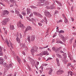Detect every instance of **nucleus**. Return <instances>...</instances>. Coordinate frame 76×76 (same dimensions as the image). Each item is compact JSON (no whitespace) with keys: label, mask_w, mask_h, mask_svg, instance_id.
<instances>
[{"label":"nucleus","mask_w":76,"mask_h":76,"mask_svg":"<svg viewBox=\"0 0 76 76\" xmlns=\"http://www.w3.org/2000/svg\"><path fill=\"white\" fill-rule=\"evenodd\" d=\"M38 24L39 25V26H42V24L41 23H38Z\"/></svg>","instance_id":"bf43d9fd"},{"label":"nucleus","mask_w":76,"mask_h":76,"mask_svg":"<svg viewBox=\"0 0 76 76\" xmlns=\"http://www.w3.org/2000/svg\"><path fill=\"white\" fill-rule=\"evenodd\" d=\"M46 8L47 9H50V7H49L48 6H47L46 7Z\"/></svg>","instance_id":"0e129e2a"},{"label":"nucleus","mask_w":76,"mask_h":76,"mask_svg":"<svg viewBox=\"0 0 76 76\" xmlns=\"http://www.w3.org/2000/svg\"><path fill=\"white\" fill-rule=\"evenodd\" d=\"M64 71L63 70H59L57 72H56V74L58 75H60L61 74H62L64 73Z\"/></svg>","instance_id":"9b49d317"},{"label":"nucleus","mask_w":76,"mask_h":76,"mask_svg":"<svg viewBox=\"0 0 76 76\" xmlns=\"http://www.w3.org/2000/svg\"><path fill=\"white\" fill-rule=\"evenodd\" d=\"M71 63H69L68 64L67 66H70L71 65Z\"/></svg>","instance_id":"6e6d98bb"},{"label":"nucleus","mask_w":76,"mask_h":76,"mask_svg":"<svg viewBox=\"0 0 76 76\" xmlns=\"http://www.w3.org/2000/svg\"><path fill=\"white\" fill-rule=\"evenodd\" d=\"M33 13H34V14L37 16L39 17L40 18L42 17V16L39 13L35 12H33Z\"/></svg>","instance_id":"1a4fd4ad"},{"label":"nucleus","mask_w":76,"mask_h":76,"mask_svg":"<svg viewBox=\"0 0 76 76\" xmlns=\"http://www.w3.org/2000/svg\"><path fill=\"white\" fill-rule=\"evenodd\" d=\"M72 34L75 35H76V33H72Z\"/></svg>","instance_id":"69168bd1"},{"label":"nucleus","mask_w":76,"mask_h":76,"mask_svg":"<svg viewBox=\"0 0 76 76\" xmlns=\"http://www.w3.org/2000/svg\"><path fill=\"white\" fill-rule=\"evenodd\" d=\"M19 16L20 18L22 19H23V16H22V15H21V14H19Z\"/></svg>","instance_id":"49530a36"},{"label":"nucleus","mask_w":76,"mask_h":76,"mask_svg":"<svg viewBox=\"0 0 76 76\" xmlns=\"http://www.w3.org/2000/svg\"><path fill=\"white\" fill-rule=\"evenodd\" d=\"M33 16V13H31V15H30L29 17H31Z\"/></svg>","instance_id":"de8ad7c7"},{"label":"nucleus","mask_w":76,"mask_h":76,"mask_svg":"<svg viewBox=\"0 0 76 76\" xmlns=\"http://www.w3.org/2000/svg\"><path fill=\"white\" fill-rule=\"evenodd\" d=\"M3 53L2 51L1 48L0 47V56H2Z\"/></svg>","instance_id":"4be33fe9"},{"label":"nucleus","mask_w":76,"mask_h":76,"mask_svg":"<svg viewBox=\"0 0 76 76\" xmlns=\"http://www.w3.org/2000/svg\"><path fill=\"white\" fill-rule=\"evenodd\" d=\"M2 2H4V1H6L7 0H1Z\"/></svg>","instance_id":"338daca9"},{"label":"nucleus","mask_w":76,"mask_h":76,"mask_svg":"<svg viewBox=\"0 0 76 76\" xmlns=\"http://www.w3.org/2000/svg\"><path fill=\"white\" fill-rule=\"evenodd\" d=\"M19 35L20 38H21L22 37V35L20 33L19 34Z\"/></svg>","instance_id":"864d4df0"},{"label":"nucleus","mask_w":76,"mask_h":76,"mask_svg":"<svg viewBox=\"0 0 76 76\" xmlns=\"http://www.w3.org/2000/svg\"><path fill=\"white\" fill-rule=\"evenodd\" d=\"M32 27L30 26H28L26 28L24 32L25 33L27 32V31H31L32 30Z\"/></svg>","instance_id":"9d476101"},{"label":"nucleus","mask_w":76,"mask_h":76,"mask_svg":"<svg viewBox=\"0 0 76 76\" xmlns=\"http://www.w3.org/2000/svg\"><path fill=\"white\" fill-rule=\"evenodd\" d=\"M40 22L41 23H43L44 22V21L43 20H42L40 21Z\"/></svg>","instance_id":"052dcab7"},{"label":"nucleus","mask_w":76,"mask_h":76,"mask_svg":"<svg viewBox=\"0 0 76 76\" xmlns=\"http://www.w3.org/2000/svg\"><path fill=\"white\" fill-rule=\"evenodd\" d=\"M10 45H11V47L13 49V47L12 46L13 44H12L11 43H10Z\"/></svg>","instance_id":"09e8293b"},{"label":"nucleus","mask_w":76,"mask_h":76,"mask_svg":"<svg viewBox=\"0 0 76 76\" xmlns=\"http://www.w3.org/2000/svg\"><path fill=\"white\" fill-rule=\"evenodd\" d=\"M4 61L3 59L0 58V64L2 65L4 63Z\"/></svg>","instance_id":"5701e85b"},{"label":"nucleus","mask_w":76,"mask_h":76,"mask_svg":"<svg viewBox=\"0 0 76 76\" xmlns=\"http://www.w3.org/2000/svg\"><path fill=\"white\" fill-rule=\"evenodd\" d=\"M30 38V37L29 36H28L27 37V39H28V41L29 42H30L31 41Z\"/></svg>","instance_id":"cd10ccee"},{"label":"nucleus","mask_w":76,"mask_h":76,"mask_svg":"<svg viewBox=\"0 0 76 76\" xmlns=\"http://www.w3.org/2000/svg\"><path fill=\"white\" fill-rule=\"evenodd\" d=\"M75 44H76V40H75V42L74 43V45H76Z\"/></svg>","instance_id":"774afa93"},{"label":"nucleus","mask_w":76,"mask_h":76,"mask_svg":"<svg viewBox=\"0 0 76 76\" xmlns=\"http://www.w3.org/2000/svg\"><path fill=\"white\" fill-rule=\"evenodd\" d=\"M27 14L29 15L31 12V10L30 9L28 8L26 10Z\"/></svg>","instance_id":"ddd939ff"},{"label":"nucleus","mask_w":76,"mask_h":76,"mask_svg":"<svg viewBox=\"0 0 76 76\" xmlns=\"http://www.w3.org/2000/svg\"><path fill=\"white\" fill-rule=\"evenodd\" d=\"M15 13L17 14H19V12L17 10H15Z\"/></svg>","instance_id":"37998d69"},{"label":"nucleus","mask_w":76,"mask_h":76,"mask_svg":"<svg viewBox=\"0 0 76 76\" xmlns=\"http://www.w3.org/2000/svg\"><path fill=\"white\" fill-rule=\"evenodd\" d=\"M4 58L6 60L7 59V57L6 55L5 56H4Z\"/></svg>","instance_id":"680f3d73"},{"label":"nucleus","mask_w":76,"mask_h":76,"mask_svg":"<svg viewBox=\"0 0 76 76\" xmlns=\"http://www.w3.org/2000/svg\"><path fill=\"white\" fill-rule=\"evenodd\" d=\"M44 19L45 22H46V23L47 24V20L46 18L45 17H44Z\"/></svg>","instance_id":"4c0bfd02"},{"label":"nucleus","mask_w":76,"mask_h":76,"mask_svg":"<svg viewBox=\"0 0 76 76\" xmlns=\"http://www.w3.org/2000/svg\"><path fill=\"white\" fill-rule=\"evenodd\" d=\"M7 30H5L4 31V33L6 34H7Z\"/></svg>","instance_id":"4d7b16f0"},{"label":"nucleus","mask_w":76,"mask_h":76,"mask_svg":"<svg viewBox=\"0 0 76 76\" xmlns=\"http://www.w3.org/2000/svg\"><path fill=\"white\" fill-rule=\"evenodd\" d=\"M58 33H64V31L63 30H60V31H58Z\"/></svg>","instance_id":"7c9ffc66"},{"label":"nucleus","mask_w":76,"mask_h":76,"mask_svg":"<svg viewBox=\"0 0 76 76\" xmlns=\"http://www.w3.org/2000/svg\"><path fill=\"white\" fill-rule=\"evenodd\" d=\"M74 8V7L73 6H72L71 7V10L72 11H73V9Z\"/></svg>","instance_id":"603ef678"},{"label":"nucleus","mask_w":76,"mask_h":76,"mask_svg":"<svg viewBox=\"0 0 76 76\" xmlns=\"http://www.w3.org/2000/svg\"><path fill=\"white\" fill-rule=\"evenodd\" d=\"M45 15L48 18H50L51 15L50 12L48 10H45L44 12Z\"/></svg>","instance_id":"20e7f679"},{"label":"nucleus","mask_w":76,"mask_h":76,"mask_svg":"<svg viewBox=\"0 0 76 76\" xmlns=\"http://www.w3.org/2000/svg\"><path fill=\"white\" fill-rule=\"evenodd\" d=\"M17 26L20 28H24L25 27L23 26V24H22L20 22H18L17 23Z\"/></svg>","instance_id":"423d86ee"},{"label":"nucleus","mask_w":76,"mask_h":76,"mask_svg":"<svg viewBox=\"0 0 76 76\" xmlns=\"http://www.w3.org/2000/svg\"><path fill=\"white\" fill-rule=\"evenodd\" d=\"M10 2L11 4L10 5V7H13L14 6L16 5V2L15 1V0H10Z\"/></svg>","instance_id":"0eeeda50"},{"label":"nucleus","mask_w":76,"mask_h":76,"mask_svg":"<svg viewBox=\"0 0 76 76\" xmlns=\"http://www.w3.org/2000/svg\"><path fill=\"white\" fill-rule=\"evenodd\" d=\"M12 53H13V54H14V56H16V55L14 52H12Z\"/></svg>","instance_id":"13d9d810"},{"label":"nucleus","mask_w":76,"mask_h":76,"mask_svg":"<svg viewBox=\"0 0 76 76\" xmlns=\"http://www.w3.org/2000/svg\"><path fill=\"white\" fill-rule=\"evenodd\" d=\"M64 22L66 24H67L68 23V21L67 19L66 18L64 17Z\"/></svg>","instance_id":"a211bd4d"},{"label":"nucleus","mask_w":76,"mask_h":76,"mask_svg":"<svg viewBox=\"0 0 76 76\" xmlns=\"http://www.w3.org/2000/svg\"><path fill=\"white\" fill-rule=\"evenodd\" d=\"M20 46L22 48H23L25 46V44L23 43H21L20 45Z\"/></svg>","instance_id":"b1692460"},{"label":"nucleus","mask_w":76,"mask_h":76,"mask_svg":"<svg viewBox=\"0 0 76 76\" xmlns=\"http://www.w3.org/2000/svg\"><path fill=\"white\" fill-rule=\"evenodd\" d=\"M60 36L61 39L63 40L64 37V36L62 35H60Z\"/></svg>","instance_id":"72a5a7b5"},{"label":"nucleus","mask_w":76,"mask_h":76,"mask_svg":"<svg viewBox=\"0 0 76 76\" xmlns=\"http://www.w3.org/2000/svg\"><path fill=\"white\" fill-rule=\"evenodd\" d=\"M39 1V2H38V6H44V4L45 5H47L48 4V3L47 2H45V3L44 4V1L43 0H38Z\"/></svg>","instance_id":"f257e3e1"},{"label":"nucleus","mask_w":76,"mask_h":76,"mask_svg":"<svg viewBox=\"0 0 76 76\" xmlns=\"http://www.w3.org/2000/svg\"><path fill=\"white\" fill-rule=\"evenodd\" d=\"M62 16L64 18H66V16H65V15H64V14H62Z\"/></svg>","instance_id":"3c124183"},{"label":"nucleus","mask_w":76,"mask_h":76,"mask_svg":"<svg viewBox=\"0 0 76 76\" xmlns=\"http://www.w3.org/2000/svg\"><path fill=\"white\" fill-rule=\"evenodd\" d=\"M31 64L32 65H35V61H34L33 60L31 62Z\"/></svg>","instance_id":"e433bc0d"},{"label":"nucleus","mask_w":76,"mask_h":76,"mask_svg":"<svg viewBox=\"0 0 76 76\" xmlns=\"http://www.w3.org/2000/svg\"><path fill=\"white\" fill-rule=\"evenodd\" d=\"M68 39V37H64L63 40L64 41V42H65V41L66 40Z\"/></svg>","instance_id":"bb28decb"},{"label":"nucleus","mask_w":76,"mask_h":76,"mask_svg":"<svg viewBox=\"0 0 76 76\" xmlns=\"http://www.w3.org/2000/svg\"><path fill=\"white\" fill-rule=\"evenodd\" d=\"M13 67L12 64H8L5 67V69L6 70H8L10 68Z\"/></svg>","instance_id":"6e6552de"},{"label":"nucleus","mask_w":76,"mask_h":76,"mask_svg":"<svg viewBox=\"0 0 76 76\" xmlns=\"http://www.w3.org/2000/svg\"><path fill=\"white\" fill-rule=\"evenodd\" d=\"M0 4H2L3 6H5V5L4 4L0 2Z\"/></svg>","instance_id":"8fccbe9b"},{"label":"nucleus","mask_w":76,"mask_h":76,"mask_svg":"<svg viewBox=\"0 0 76 76\" xmlns=\"http://www.w3.org/2000/svg\"><path fill=\"white\" fill-rule=\"evenodd\" d=\"M17 58V60L19 62V64L21 62V59L20 58H19V57L18 56H17L16 57Z\"/></svg>","instance_id":"dca6fc26"},{"label":"nucleus","mask_w":76,"mask_h":76,"mask_svg":"<svg viewBox=\"0 0 76 76\" xmlns=\"http://www.w3.org/2000/svg\"><path fill=\"white\" fill-rule=\"evenodd\" d=\"M53 59V58H48V59H47L46 60V61H48V60H52Z\"/></svg>","instance_id":"a18cd8bd"},{"label":"nucleus","mask_w":76,"mask_h":76,"mask_svg":"<svg viewBox=\"0 0 76 76\" xmlns=\"http://www.w3.org/2000/svg\"><path fill=\"white\" fill-rule=\"evenodd\" d=\"M9 21L10 19L9 18H7L4 19V20L1 22V23L2 25H6L7 24V23Z\"/></svg>","instance_id":"f03ea898"},{"label":"nucleus","mask_w":76,"mask_h":76,"mask_svg":"<svg viewBox=\"0 0 76 76\" xmlns=\"http://www.w3.org/2000/svg\"><path fill=\"white\" fill-rule=\"evenodd\" d=\"M31 41H34L35 40V37L34 36H32L31 37Z\"/></svg>","instance_id":"f8f14e48"},{"label":"nucleus","mask_w":76,"mask_h":76,"mask_svg":"<svg viewBox=\"0 0 76 76\" xmlns=\"http://www.w3.org/2000/svg\"><path fill=\"white\" fill-rule=\"evenodd\" d=\"M55 7L53 6V5H52L50 7H49V9H54Z\"/></svg>","instance_id":"a878e982"},{"label":"nucleus","mask_w":76,"mask_h":76,"mask_svg":"<svg viewBox=\"0 0 76 76\" xmlns=\"http://www.w3.org/2000/svg\"><path fill=\"white\" fill-rule=\"evenodd\" d=\"M53 50V51H55L56 53H57L58 51V48H55V47H53L52 48Z\"/></svg>","instance_id":"2eb2a0df"},{"label":"nucleus","mask_w":76,"mask_h":76,"mask_svg":"<svg viewBox=\"0 0 76 76\" xmlns=\"http://www.w3.org/2000/svg\"><path fill=\"white\" fill-rule=\"evenodd\" d=\"M58 13H59V12L58 11H56L55 12V14L56 15L58 14Z\"/></svg>","instance_id":"a19ab883"},{"label":"nucleus","mask_w":76,"mask_h":76,"mask_svg":"<svg viewBox=\"0 0 76 76\" xmlns=\"http://www.w3.org/2000/svg\"><path fill=\"white\" fill-rule=\"evenodd\" d=\"M21 14L23 15L24 16H25L26 15V12L25 11H24V12H23L22 13H21Z\"/></svg>","instance_id":"c85d7f7f"},{"label":"nucleus","mask_w":76,"mask_h":76,"mask_svg":"<svg viewBox=\"0 0 76 76\" xmlns=\"http://www.w3.org/2000/svg\"><path fill=\"white\" fill-rule=\"evenodd\" d=\"M56 2L57 3L59 6H61V3H60L57 1H56Z\"/></svg>","instance_id":"2f4dec72"},{"label":"nucleus","mask_w":76,"mask_h":76,"mask_svg":"<svg viewBox=\"0 0 76 76\" xmlns=\"http://www.w3.org/2000/svg\"><path fill=\"white\" fill-rule=\"evenodd\" d=\"M31 20H32V23L33 25H36V24H35V23L36 22V21H35V19H34V18H32Z\"/></svg>","instance_id":"4468645a"},{"label":"nucleus","mask_w":76,"mask_h":76,"mask_svg":"<svg viewBox=\"0 0 76 76\" xmlns=\"http://www.w3.org/2000/svg\"><path fill=\"white\" fill-rule=\"evenodd\" d=\"M5 11H6V14L8 15L9 13V12L7 10H6Z\"/></svg>","instance_id":"ea45409f"},{"label":"nucleus","mask_w":76,"mask_h":76,"mask_svg":"<svg viewBox=\"0 0 76 76\" xmlns=\"http://www.w3.org/2000/svg\"><path fill=\"white\" fill-rule=\"evenodd\" d=\"M71 19H72V22H73V21H74V18H73L71 17Z\"/></svg>","instance_id":"5fc2aeb1"},{"label":"nucleus","mask_w":76,"mask_h":76,"mask_svg":"<svg viewBox=\"0 0 76 76\" xmlns=\"http://www.w3.org/2000/svg\"><path fill=\"white\" fill-rule=\"evenodd\" d=\"M56 62L57 63V64L58 66H60V63L59 62V60L58 58H56Z\"/></svg>","instance_id":"6ab92c4d"},{"label":"nucleus","mask_w":76,"mask_h":76,"mask_svg":"<svg viewBox=\"0 0 76 76\" xmlns=\"http://www.w3.org/2000/svg\"><path fill=\"white\" fill-rule=\"evenodd\" d=\"M6 11H4L3 12V15H6Z\"/></svg>","instance_id":"58836bf2"},{"label":"nucleus","mask_w":76,"mask_h":76,"mask_svg":"<svg viewBox=\"0 0 76 76\" xmlns=\"http://www.w3.org/2000/svg\"><path fill=\"white\" fill-rule=\"evenodd\" d=\"M26 18L27 19H28L29 21H32L31 19L30 18H29V17H27Z\"/></svg>","instance_id":"473e14b6"},{"label":"nucleus","mask_w":76,"mask_h":76,"mask_svg":"<svg viewBox=\"0 0 76 76\" xmlns=\"http://www.w3.org/2000/svg\"><path fill=\"white\" fill-rule=\"evenodd\" d=\"M74 38L73 37H72V38H71V39H70L69 42H70V43H71L73 40L74 39Z\"/></svg>","instance_id":"c9c22d12"},{"label":"nucleus","mask_w":76,"mask_h":76,"mask_svg":"<svg viewBox=\"0 0 76 76\" xmlns=\"http://www.w3.org/2000/svg\"><path fill=\"white\" fill-rule=\"evenodd\" d=\"M5 41L7 42V45L9 47H10V45H9V42H8L7 39Z\"/></svg>","instance_id":"c756f323"},{"label":"nucleus","mask_w":76,"mask_h":76,"mask_svg":"<svg viewBox=\"0 0 76 76\" xmlns=\"http://www.w3.org/2000/svg\"><path fill=\"white\" fill-rule=\"evenodd\" d=\"M31 7L32 9H36L37 8V7H34L33 6H31Z\"/></svg>","instance_id":"79ce46f5"},{"label":"nucleus","mask_w":76,"mask_h":76,"mask_svg":"<svg viewBox=\"0 0 76 76\" xmlns=\"http://www.w3.org/2000/svg\"><path fill=\"white\" fill-rule=\"evenodd\" d=\"M43 55H48V51H43L41 52L40 54H39V56L40 57L42 56Z\"/></svg>","instance_id":"39448f33"},{"label":"nucleus","mask_w":76,"mask_h":76,"mask_svg":"<svg viewBox=\"0 0 76 76\" xmlns=\"http://www.w3.org/2000/svg\"><path fill=\"white\" fill-rule=\"evenodd\" d=\"M14 29H15V27L14 25H10V30H13Z\"/></svg>","instance_id":"f3484780"},{"label":"nucleus","mask_w":76,"mask_h":76,"mask_svg":"<svg viewBox=\"0 0 76 76\" xmlns=\"http://www.w3.org/2000/svg\"><path fill=\"white\" fill-rule=\"evenodd\" d=\"M39 48L40 49H42L43 48H45V47H43V48L40 47V48Z\"/></svg>","instance_id":"e2e57ef3"},{"label":"nucleus","mask_w":76,"mask_h":76,"mask_svg":"<svg viewBox=\"0 0 76 76\" xmlns=\"http://www.w3.org/2000/svg\"><path fill=\"white\" fill-rule=\"evenodd\" d=\"M56 56H57L58 58H63L62 56L59 54H56Z\"/></svg>","instance_id":"412c9836"},{"label":"nucleus","mask_w":76,"mask_h":76,"mask_svg":"<svg viewBox=\"0 0 76 76\" xmlns=\"http://www.w3.org/2000/svg\"><path fill=\"white\" fill-rule=\"evenodd\" d=\"M37 49H38V47L36 46H34L33 48L31 50V53L32 55H33V53H35V51L37 52Z\"/></svg>","instance_id":"7ed1b4c3"},{"label":"nucleus","mask_w":76,"mask_h":76,"mask_svg":"<svg viewBox=\"0 0 76 76\" xmlns=\"http://www.w3.org/2000/svg\"><path fill=\"white\" fill-rule=\"evenodd\" d=\"M2 65H3L4 66H5L7 65V63L5 62H3Z\"/></svg>","instance_id":"f704fd0d"},{"label":"nucleus","mask_w":76,"mask_h":76,"mask_svg":"<svg viewBox=\"0 0 76 76\" xmlns=\"http://www.w3.org/2000/svg\"><path fill=\"white\" fill-rule=\"evenodd\" d=\"M49 70H50V71L48 72V74L49 75H51L52 72L53 71V69L52 68H50L49 69Z\"/></svg>","instance_id":"aec40b11"},{"label":"nucleus","mask_w":76,"mask_h":76,"mask_svg":"<svg viewBox=\"0 0 76 76\" xmlns=\"http://www.w3.org/2000/svg\"><path fill=\"white\" fill-rule=\"evenodd\" d=\"M22 54H23L24 56H25L26 55V53H25V52H24V51H23L22 52H21Z\"/></svg>","instance_id":"c03bdc74"},{"label":"nucleus","mask_w":76,"mask_h":76,"mask_svg":"<svg viewBox=\"0 0 76 76\" xmlns=\"http://www.w3.org/2000/svg\"><path fill=\"white\" fill-rule=\"evenodd\" d=\"M16 40L19 43H20V39L18 37H17Z\"/></svg>","instance_id":"393cba45"}]
</instances>
